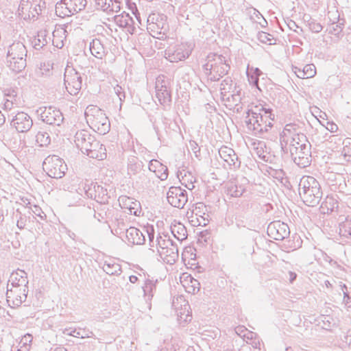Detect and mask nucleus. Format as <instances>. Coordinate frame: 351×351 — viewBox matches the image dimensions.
<instances>
[{
  "instance_id": "f257e3e1",
  "label": "nucleus",
  "mask_w": 351,
  "mask_h": 351,
  "mask_svg": "<svg viewBox=\"0 0 351 351\" xmlns=\"http://www.w3.org/2000/svg\"><path fill=\"white\" fill-rule=\"evenodd\" d=\"M274 114L270 108H265L261 104L252 106L247 112L245 123L249 130L261 136L272 127Z\"/></svg>"
},
{
  "instance_id": "f03ea898",
  "label": "nucleus",
  "mask_w": 351,
  "mask_h": 351,
  "mask_svg": "<svg viewBox=\"0 0 351 351\" xmlns=\"http://www.w3.org/2000/svg\"><path fill=\"white\" fill-rule=\"evenodd\" d=\"M208 80L217 82L229 71L230 66L223 56L215 53H209L203 65Z\"/></svg>"
},
{
  "instance_id": "7ed1b4c3",
  "label": "nucleus",
  "mask_w": 351,
  "mask_h": 351,
  "mask_svg": "<svg viewBox=\"0 0 351 351\" xmlns=\"http://www.w3.org/2000/svg\"><path fill=\"white\" fill-rule=\"evenodd\" d=\"M299 194L304 203L308 206L317 205L322 195L319 183L312 176H303L301 178Z\"/></svg>"
},
{
  "instance_id": "20e7f679",
  "label": "nucleus",
  "mask_w": 351,
  "mask_h": 351,
  "mask_svg": "<svg viewBox=\"0 0 351 351\" xmlns=\"http://www.w3.org/2000/svg\"><path fill=\"white\" fill-rule=\"evenodd\" d=\"M305 141V146L311 145L306 136L301 132L300 128L295 124H287L280 133V144L282 147L285 146L286 149L291 152L292 148L300 149L304 146L303 141Z\"/></svg>"
},
{
  "instance_id": "39448f33",
  "label": "nucleus",
  "mask_w": 351,
  "mask_h": 351,
  "mask_svg": "<svg viewBox=\"0 0 351 351\" xmlns=\"http://www.w3.org/2000/svg\"><path fill=\"white\" fill-rule=\"evenodd\" d=\"M89 127L99 134H105L110 130V124L104 112L96 106H88L84 112Z\"/></svg>"
},
{
  "instance_id": "423d86ee",
  "label": "nucleus",
  "mask_w": 351,
  "mask_h": 351,
  "mask_svg": "<svg viewBox=\"0 0 351 351\" xmlns=\"http://www.w3.org/2000/svg\"><path fill=\"white\" fill-rule=\"evenodd\" d=\"M27 49L20 41L10 45L7 53L8 66L14 72L19 73L26 66Z\"/></svg>"
},
{
  "instance_id": "0eeeda50",
  "label": "nucleus",
  "mask_w": 351,
  "mask_h": 351,
  "mask_svg": "<svg viewBox=\"0 0 351 351\" xmlns=\"http://www.w3.org/2000/svg\"><path fill=\"white\" fill-rule=\"evenodd\" d=\"M156 242V249L160 258L167 264L175 263L178 258L177 245L167 234L159 235Z\"/></svg>"
},
{
  "instance_id": "6e6552de",
  "label": "nucleus",
  "mask_w": 351,
  "mask_h": 351,
  "mask_svg": "<svg viewBox=\"0 0 351 351\" xmlns=\"http://www.w3.org/2000/svg\"><path fill=\"white\" fill-rule=\"evenodd\" d=\"M42 0H21L17 14L24 21H35L41 13Z\"/></svg>"
},
{
  "instance_id": "1a4fd4ad",
  "label": "nucleus",
  "mask_w": 351,
  "mask_h": 351,
  "mask_svg": "<svg viewBox=\"0 0 351 351\" xmlns=\"http://www.w3.org/2000/svg\"><path fill=\"white\" fill-rule=\"evenodd\" d=\"M43 166V169L49 177L56 179L62 178L67 170L64 160L56 155L47 156L45 159Z\"/></svg>"
},
{
  "instance_id": "9d476101",
  "label": "nucleus",
  "mask_w": 351,
  "mask_h": 351,
  "mask_svg": "<svg viewBox=\"0 0 351 351\" xmlns=\"http://www.w3.org/2000/svg\"><path fill=\"white\" fill-rule=\"evenodd\" d=\"M193 48L188 43L170 45L165 51V57L171 62L183 61L191 55Z\"/></svg>"
},
{
  "instance_id": "9b49d317",
  "label": "nucleus",
  "mask_w": 351,
  "mask_h": 351,
  "mask_svg": "<svg viewBox=\"0 0 351 351\" xmlns=\"http://www.w3.org/2000/svg\"><path fill=\"white\" fill-rule=\"evenodd\" d=\"M86 3V0H62L56 4V12L62 17L73 15L83 10Z\"/></svg>"
},
{
  "instance_id": "f8f14e48",
  "label": "nucleus",
  "mask_w": 351,
  "mask_h": 351,
  "mask_svg": "<svg viewBox=\"0 0 351 351\" xmlns=\"http://www.w3.org/2000/svg\"><path fill=\"white\" fill-rule=\"evenodd\" d=\"M64 82L66 90L71 95H77L82 88L81 75L72 67L65 69Z\"/></svg>"
},
{
  "instance_id": "ddd939ff",
  "label": "nucleus",
  "mask_w": 351,
  "mask_h": 351,
  "mask_svg": "<svg viewBox=\"0 0 351 351\" xmlns=\"http://www.w3.org/2000/svg\"><path fill=\"white\" fill-rule=\"evenodd\" d=\"M64 186L68 191H75L78 196H82L83 194H84V195L88 198L93 197L89 181L87 180H83L80 177L75 176L72 178L68 183H66Z\"/></svg>"
},
{
  "instance_id": "4468645a",
  "label": "nucleus",
  "mask_w": 351,
  "mask_h": 351,
  "mask_svg": "<svg viewBox=\"0 0 351 351\" xmlns=\"http://www.w3.org/2000/svg\"><path fill=\"white\" fill-rule=\"evenodd\" d=\"M169 82L164 75L158 76L156 80V97L162 105L169 104L171 101V93L169 90Z\"/></svg>"
},
{
  "instance_id": "2eb2a0df",
  "label": "nucleus",
  "mask_w": 351,
  "mask_h": 351,
  "mask_svg": "<svg viewBox=\"0 0 351 351\" xmlns=\"http://www.w3.org/2000/svg\"><path fill=\"white\" fill-rule=\"evenodd\" d=\"M28 293V287L21 286L7 287L6 298L9 303H12L13 306H19L27 299Z\"/></svg>"
},
{
  "instance_id": "dca6fc26",
  "label": "nucleus",
  "mask_w": 351,
  "mask_h": 351,
  "mask_svg": "<svg viewBox=\"0 0 351 351\" xmlns=\"http://www.w3.org/2000/svg\"><path fill=\"white\" fill-rule=\"evenodd\" d=\"M38 112H40L41 120L47 124L60 125L64 119L62 112L55 107H41Z\"/></svg>"
},
{
  "instance_id": "f3484780",
  "label": "nucleus",
  "mask_w": 351,
  "mask_h": 351,
  "mask_svg": "<svg viewBox=\"0 0 351 351\" xmlns=\"http://www.w3.org/2000/svg\"><path fill=\"white\" fill-rule=\"evenodd\" d=\"M167 199L172 206L182 208L188 201V194L181 187L171 186L167 192Z\"/></svg>"
},
{
  "instance_id": "a211bd4d",
  "label": "nucleus",
  "mask_w": 351,
  "mask_h": 351,
  "mask_svg": "<svg viewBox=\"0 0 351 351\" xmlns=\"http://www.w3.org/2000/svg\"><path fill=\"white\" fill-rule=\"evenodd\" d=\"M302 141H304L303 138ZM304 145V147L298 149L293 147L290 152L294 162L301 168L309 166L311 162V145L305 146V143Z\"/></svg>"
},
{
  "instance_id": "6ab92c4d",
  "label": "nucleus",
  "mask_w": 351,
  "mask_h": 351,
  "mask_svg": "<svg viewBox=\"0 0 351 351\" xmlns=\"http://www.w3.org/2000/svg\"><path fill=\"white\" fill-rule=\"evenodd\" d=\"M267 232L270 238L281 241L289 235L290 231L287 223L276 221L269 224Z\"/></svg>"
},
{
  "instance_id": "aec40b11",
  "label": "nucleus",
  "mask_w": 351,
  "mask_h": 351,
  "mask_svg": "<svg viewBox=\"0 0 351 351\" xmlns=\"http://www.w3.org/2000/svg\"><path fill=\"white\" fill-rule=\"evenodd\" d=\"M10 125L19 132H26L32 127L33 121L27 113L19 112L13 117L10 121Z\"/></svg>"
},
{
  "instance_id": "412c9836",
  "label": "nucleus",
  "mask_w": 351,
  "mask_h": 351,
  "mask_svg": "<svg viewBox=\"0 0 351 351\" xmlns=\"http://www.w3.org/2000/svg\"><path fill=\"white\" fill-rule=\"evenodd\" d=\"M95 139V136L86 130H78L74 136L76 147L83 153L87 150L88 145Z\"/></svg>"
},
{
  "instance_id": "4be33fe9",
  "label": "nucleus",
  "mask_w": 351,
  "mask_h": 351,
  "mask_svg": "<svg viewBox=\"0 0 351 351\" xmlns=\"http://www.w3.org/2000/svg\"><path fill=\"white\" fill-rule=\"evenodd\" d=\"M106 149L104 145L101 144L99 141L95 139L88 147L87 150H85L83 154L87 155L88 157L95 158L99 160H102L106 157Z\"/></svg>"
},
{
  "instance_id": "5701e85b",
  "label": "nucleus",
  "mask_w": 351,
  "mask_h": 351,
  "mask_svg": "<svg viewBox=\"0 0 351 351\" xmlns=\"http://www.w3.org/2000/svg\"><path fill=\"white\" fill-rule=\"evenodd\" d=\"M219 154L221 158L227 163L228 166H233L235 168L240 167V161L234 151L227 146H222L219 149Z\"/></svg>"
},
{
  "instance_id": "b1692460",
  "label": "nucleus",
  "mask_w": 351,
  "mask_h": 351,
  "mask_svg": "<svg viewBox=\"0 0 351 351\" xmlns=\"http://www.w3.org/2000/svg\"><path fill=\"white\" fill-rule=\"evenodd\" d=\"M118 201L120 206L123 209L128 210L130 215H138L140 203L138 201L125 195L120 196Z\"/></svg>"
},
{
  "instance_id": "393cba45",
  "label": "nucleus",
  "mask_w": 351,
  "mask_h": 351,
  "mask_svg": "<svg viewBox=\"0 0 351 351\" xmlns=\"http://www.w3.org/2000/svg\"><path fill=\"white\" fill-rule=\"evenodd\" d=\"M97 9L107 13H117L121 10V2L120 0H95Z\"/></svg>"
},
{
  "instance_id": "a878e982",
  "label": "nucleus",
  "mask_w": 351,
  "mask_h": 351,
  "mask_svg": "<svg viewBox=\"0 0 351 351\" xmlns=\"http://www.w3.org/2000/svg\"><path fill=\"white\" fill-rule=\"evenodd\" d=\"M125 237L127 241L133 245H142L145 241L144 232L134 227L126 230Z\"/></svg>"
},
{
  "instance_id": "bb28decb",
  "label": "nucleus",
  "mask_w": 351,
  "mask_h": 351,
  "mask_svg": "<svg viewBox=\"0 0 351 351\" xmlns=\"http://www.w3.org/2000/svg\"><path fill=\"white\" fill-rule=\"evenodd\" d=\"M10 284L8 286H21L25 287V285H28L27 274L24 270L17 269L13 271L9 279Z\"/></svg>"
},
{
  "instance_id": "cd10ccee",
  "label": "nucleus",
  "mask_w": 351,
  "mask_h": 351,
  "mask_svg": "<svg viewBox=\"0 0 351 351\" xmlns=\"http://www.w3.org/2000/svg\"><path fill=\"white\" fill-rule=\"evenodd\" d=\"M172 306L175 309L177 315L183 318V315H186V318L184 319L185 322H187V317L189 315V311L187 310L188 302L184 299L182 296H178L174 298L172 302Z\"/></svg>"
},
{
  "instance_id": "c85d7f7f",
  "label": "nucleus",
  "mask_w": 351,
  "mask_h": 351,
  "mask_svg": "<svg viewBox=\"0 0 351 351\" xmlns=\"http://www.w3.org/2000/svg\"><path fill=\"white\" fill-rule=\"evenodd\" d=\"M149 169L154 173L156 176L161 180H165L168 177L167 167L157 160H150Z\"/></svg>"
},
{
  "instance_id": "c756f323",
  "label": "nucleus",
  "mask_w": 351,
  "mask_h": 351,
  "mask_svg": "<svg viewBox=\"0 0 351 351\" xmlns=\"http://www.w3.org/2000/svg\"><path fill=\"white\" fill-rule=\"evenodd\" d=\"M158 280L147 278L145 280L144 285L142 286L143 291V297L146 302H149L152 300L156 291V284Z\"/></svg>"
},
{
  "instance_id": "7c9ffc66",
  "label": "nucleus",
  "mask_w": 351,
  "mask_h": 351,
  "mask_svg": "<svg viewBox=\"0 0 351 351\" xmlns=\"http://www.w3.org/2000/svg\"><path fill=\"white\" fill-rule=\"evenodd\" d=\"M292 71L301 79H306L314 77L316 75V67L313 64L305 65L303 69L298 66H292Z\"/></svg>"
},
{
  "instance_id": "2f4dec72",
  "label": "nucleus",
  "mask_w": 351,
  "mask_h": 351,
  "mask_svg": "<svg viewBox=\"0 0 351 351\" xmlns=\"http://www.w3.org/2000/svg\"><path fill=\"white\" fill-rule=\"evenodd\" d=\"M180 279L181 283L188 293L195 294L199 291L200 284L198 280L193 278L191 275L184 276Z\"/></svg>"
},
{
  "instance_id": "473e14b6",
  "label": "nucleus",
  "mask_w": 351,
  "mask_h": 351,
  "mask_svg": "<svg viewBox=\"0 0 351 351\" xmlns=\"http://www.w3.org/2000/svg\"><path fill=\"white\" fill-rule=\"evenodd\" d=\"M50 40L49 32L46 29H41L32 39V43L34 49H40L45 46Z\"/></svg>"
},
{
  "instance_id": "72a5a7b5",
  "label": "nucleus",
  "mask_w": 351,
  "mask_h": 351,
  "mask_svg": "<svg viewBox=\"0 0 351 351\" xmlns=\"http://www.w3.org/2000/svg\"><path fill=\"white\" fill-rule=\"evenodd\" d=\"M89 49L91 54L97 59H103L106 55V51L99 39H93L89 45Z\"/></svg>"
},
{
  "instance_id": "f704fd0d",
  "label": "nucleus",
  "mask_w": 351,
  "mask_h": 351,
  "mask_svg": "<svg viewBox=\"0 0 351 351\" xmlns=\"http://www.w3.org/2000/svg\"><path fill=\"white\" fill-rule=\"evenodd\" d=\"M170 230L173 237L181 242L187 238V232L185 226L180 222L174 221L170 226Z\"/></svg>"
},
{
  "instance_id": "c9c22d12",
  "label": "nucleus",
  "mask_w": 351,
  "mask_h": 351,
  "mask_svg": "<svg viewBox=\"0 0 351 351\" xmlns=\"http://www.w3.org/2000/svg\"><path fill=\"white\" fill-rule=\"evenodd\" d=\"M103 270L108 275H120L121 273V267L117 261L112 258H108L104 261L102 265Z\"/></svg>"
},
{
  "instance_id": "e433bc0d",
  "label": "nucleus",
  "mask_w": 351,
  "mask_h": 351,
  "mask_svg": "<svg viewBox=\"0 0 351 351\" xmlns=\"http://www.w3.org/2000/svg\"><path fill=\"white\" fill-rule=\"evenodd\" d=\"M178 178L180 183L189 190H193L195 187V178L189 171L184 169L178 173Z\"/></svg>"
},
{
  "instance_id": "4c0bfd02",
  "label": "nucleus",
  "mask_w": 351,
  "mask_h": 351,
  "mask_svg": "<svg viewBox=\"0 0 351 351\" xmlns=\"http://www.w3.org/2000/svg\"><path fill=\"white\" fill-rule=\"evenodd\" d=\"M234 86L230 77L225 78L220 84V93L223 99H229L230 96L233 97Z\"/></svg>"
},
{
  "instance_id": "58836bf2",
  "label": "nucleus",
  "mask_w": 351,
  "mask_h": 351,
  "mask_svg": "<svg viewBox=\"0 0 351 351\" xmlns=\"http://www.w3.org/2000/svg\"><path fill=\"white\" fill-rule=\"evenodd\" d=\"M66 30L62 27L56 28L52 32V43L56 47L61 49L64 46V40L66 37Z\"/></svg>"
},
{
  "instance_id": "ea45409f",
  "label": "nucleus",
  "mask_w": 351,
  "mask_h": 351,
  "mask_svg": "<svg viewBox=\"0 0 351 351\" xmlns=\"http://www.w3.org/2000/svg\"><path fill=\"white\" fill-rule=\"evenodd\" d=\"M338 207L337 201L332 196H327L320 206L321 212L328 213L334 211Z\"/></svg>"
},
{
  "instance_id": "a19ab883",
  "label": "nucleus",
  "mask_w": 351,
  "mask_h": 351,
  "mask_svg": "<svg viewBox=\"0 0 351 351\" xmlns=\"http://www.w3.org/2000/svg\"><path fill=\"white\" fill-rule=\"evenodd\" d=\"M114 21L121 27L130 26L133 22L132 17L125 12H122L121 14L115 15Z\"/></svg>"
},
{
  "instance_id": "79ce46f5",
  "label": "nucleus",
  "mask_w": 351,
  "mask_h": 351,
  "mask_svg": "<svg viewBox=\"0 0 351 351\" xmlns=\"http://www.w3.org/2000/svg\"><path fill=\"white\" fill-rule=\"evenodd\" d=\"M267 172L269 176L273 178L276 180L278 182L285 184L287 182V179L285 177V173L281 169H274L272 167H269L267 170Z\"/></svg>"
},
{
  "instance_id": "37998d69",
  "label": "nucleus",
  "mask_w": 351,
  "mask_h": 351,
  "mask_svg": "<svg viewBox=\"0 0 351 351\" xmlns=\"http://www.w3.org/2000/svg\"><path fill=\"white\" fill-rule=\"evenodd\" d=\"M228 193L232 197H240L245 191V189L235 182H230L227 184Z\"/></svg>"
},
{
  "instance_id": "c03bdc74",
  "label": "nucleus",
  "mask_w": 351,
  "mask_h": 351,
  "mask_svg": "<svg viewBox=\"0 0 351 351\" xmlns=\"http://www.w3.org/2000/svg\"><path fill=\"white\" fill-rule=\"evenodd\" d=\"M32 340L33 337L32 335L27 333L23 335L19 343L17 351H29Z\"/></svg>"
},
{
  "instance_id": "a18cd8bd",
  "label": "nucleus",
  "mask_w": 351,
  "mask_h": 351,
  "mask_svg": "<svg viewBox=\"0 0 351 351\" xmlns=\"http://www.w3.org/2000/svg\"><path fill=\"white\" fill-rule=\"evenodd\" d=\"M262 73L261 71L258 68H251L247 66V76L250 84L255 85L258 87V77Z\"/></svg>"
},
{
  "instance_id": "49530a36",
  "label": "nucleus",
  "mask_w": 351,
  "mask_h": 351,
  "mask_svg": "<svg viewBox=\"0 0 351 351\" xmlns=\"http://www.w3.org/2000/svg\"><path fill=\"white\" fill-rule=\"evenodd\" d=\"M207 212L206 205L202 202H198L195 204L194 208L193 209V213L197 217H199L204 222V225H206V221H208V218H206V213Z\"/></svg>"
},
{
  "instance_id": "de8ad7c7",
  "label": "nucleus",
  "mask_w": 351,
  "mask_h": 351,
  "mask_svg": "<svg viewBox=\"0 0 351 351\" xmlns=\"http://www.w3.org/2000/svg\"><path fill=\"white\" fill-rule=\"evenodd\" d=\"M148 29L157 34H164L165 32L167 29V25L161 20L157 23L152 22L149 23Z\"/></svg>"
},
{
  "instance_id": "09e8293b",
  "label": "nucleus",
  "mask_w": 351,
  "mask_h": 351,
  "mask_svg": "<svg viewBox=\"0 0 351 351\" xmlns=\"http://www.w3.org/2000/svg\"><path fill=\"white\" fill-rule=\"evenodd\" d=\"M36 141L41 147L47 146L51 142L50 136L46 132L39 131L36 136Z\"/></svg>"
},
{
  "instance_id": "8fccbe9b",
  "label": "nucleus",
  "mask_w": 351,
  "mask_h": 351,
  "mask_svg": "<svg viewBox=\"0 0 351 351\" xmlns=\"http://www.w3.org/2000/svg\"><path fill=\"white\" fill-rule=\"evenodd\" d=\"M258 39L264 44L272 45L275 43V38L273 35L265 32H260L258 34Z\"/></svg>"
},
{
  "instance_id": "3c124183",
  "label": "nucleus",
  "mask_w": 351,
  "mask_h": 351,
  "mask_svg": "<svg viewBox=\"0 0 351 351\" xmlns=\"http://www.w3.org/2000/svg\"><path fill=\"white\" fill-rule=\"evenodd\" d=\"M340 233L345 237H351V219L341 225Z\"/></svg>"
},
{
  "instance_id": "603ef678",
  "label": "nucleus",
  "mask_w": 351,
  "mask_h": 351,
  "mask_svg": "<svg viewBox=\"0 0 351 351\" xmlns=\"http://www.w3.org/2000/svg\"><path fill=\"white\" fill-rule=\"evenodd\" d=\"M340 157H342L343 161L351 162V147L345 145L341 151Z\"/></svg>"
},
{
  "instance_id": "864d4df0",
  "label": "nucleus",
  "mask_w": 351,
  "mask_h": 351,
  "mask_svg": "<svg viewBox=\"0 0 351 351\" xmlns=\"http://www.w3.org/2000/svg\"><path fill=\"white\" fill-rule=\"evenodd\" d=\"M114 91L119 97L120 102L122 103L125 98L124 88L121 86L117 84L115 86H114ZM120 106H121V104H120Z\"/></svg>"
},
{
  "instance_id": "5fc2aeb1",
  "label": "nucleus",
  "mask_w": 351,
  "mask_h": 351,
  "mask_svg": "<svg viewBox=\"0 0 351 351\" xmlns=\"http://www.w3.org/2000/svg\"><path fill=\"white\" fill-rule=\"evenodd\" d=\"M143 230L148 236L150 247H154V230L153 226L144 227Z\"/></svg>"
},
{
  "instance_id": "6e6d98bb",
  "label": "nucleus",
  "mask_w": 351,
  "mask_h": 351,
  "mask_svg": "<svg viewBox=\"0 0 351 351\" xmlns=\"http://www.w3.org/2000/svg\"><path fill=\"white\" fill-rule=\"evenodd\" d=\"M309 29L315 33H319L322 30V26L320 23L315 21H311L308 24Z\"/></svg>"
},
{
  "instance_id": "4d7b16f0",
  "label": "nucleus",
  "mask_w": 351,
  "mask_h": 351,
  "mask_svg": "<svg viewBox=\"0 0 351 351\" xmlns=\"http://www.w3.org/2000/svg\"><path fill=\"white\" fill-rule=\"evenodd\" d=\"M248 344L252 345V346L254 349H257L258 350H261V346H262L263 343H262L261 341L260 340L258 336L256 335V338H254V339H253L252 341H250Z\"/></svg>"
},
{
  "instance_id": "13d9d810",
  "label": "nucleus",
  "mask_w": 351,
  "mask_h": 351,
  "mask_svg": "<svg viewBox=\"0 0 351 351\" xmlns=\"http://www.w3.org/2000/svg\"><path fill=\"white\" fill-rule=\"evenodd\" d=\"M342 31L341 24H335L332 25V27L330 28L329 32L334 35L339 34Z\"/></svg>"
},
{
  "instance_id": "bf43d9fd",
  "label": "nucleus",
  "mask_w": 351,
  "mask_h": 351,
  "mask_svg": "<svg viewBox=\"0 0 351 351\" xmlns=\"http://www.w3.org/2000/svg\"><path fill=\"white\" fill-rule=\"evenodd\" d=\"M234 330L237 335H238L242 338L245 335V334L248 331L247 328L243 326H239L236 327Z\"/></svg>"
},
{
  "instance_id": "052dcab7",
  "label": "nucleus",
  "mask_w": 351,
  "mask_h": 351,
  "mask_svg": "<svg viewBox=\"0 0 351 351\" xmlns=\"http://www.w3.org/2000/svg\"><path fill=\"white\" fill-rule=\"evenodd\" d=\"M4 95L5 97H8V99H14L16 101L15 97H16V91L14 89H5L4 90Z\"/></svg>"
},
{
  "instance_id": "680f3d73",
  "label": "nucleus",
  "mask_w": 351,
  "mask_h": 351,
  "mask_svg": "<svg viewBox=\"0 0 351 351\" xmlns=\"http://www.w3.org/2000/svg\"><path fill=\"white\" fill-rule=\"evenodd\" d=\"M256 333L248 330L245 335L243 337V339L244 341H246L247 343H249L250 341H252L253 339H254V338H256Z\"/></svg>"
},
{
  "instance_id": "e2e57ef3",
  "label": "nucleus",
  "mask_w": 351,
  "mask_h": 351,
  "mask_svg": "<svg viewBox=\"0 0 351 351\" xmlns=\"http://www.w3.org/2000/svg\"><path fill=\"white\" fill-rule=\"evenodd\" d=\"M326 128L331 132H335L337 130L338 126L334 123H328Z\"/></svg>"
},
{
  "instance_id": "0e129e2a",
  "label": "nucleus",
  "mask_w": 351,
  "mask_h": 351,
  "mask_svg": "<svg viewBox=\"0 0 351 351\" xmlns=\"http://www.w3.org/2000/svg\"><path fill=\"white\" fill-rule=\"evenodd\" d=\"M16 226L19 229H23L25 227V221L21 216H20L19 219L17 220Z\"/></svg>"
},
{
  "instance_id": "69168bd1",
  "label": "nucleus",
  "mask_w": 351,
  "mask_h": 351,
  "mask_svg": "<svg viewBox=\"0 0 351 351\" xmlns=\"http://www.w3.org/2000/svg\"><path fill=\"white\" fill-rule=\"evenodd\" d=\"M14 101V99H6V101L4 104L5 107L6 108H11Z\"/></svg>"
},
{
  "instance_id": "338daca9",
  "label": "nucleus",
  "mask_w": 351,
  "mask_h": 351,
  "mask_svg": "<svg viewBox=\"0 0 351 351\" xmlns=\"http://www.w3.org/2000/svg\"><path fill=\"white\" fill-rule=\"evenodd\" d=\"M289 278H290V282H293L296 278V274L293 271H289Z\"/></svg>"
},
{
  "instance_id": "774afa93",
  "label": "nucleus",
  "mask_w": 351,
  "mask_h": 351,
  "mask_svg": "<svg viewBox=\"0 0 351 351\" xmlns=\"http://www.w3.org/2000/svg\"><path fill=\"white\" fill-rule=\"evenodd\" d=\"M129 280L131 283H135L137 282L138 278L137 276L132 275L129 277Z\"/></svg>"
}]
</instances>
